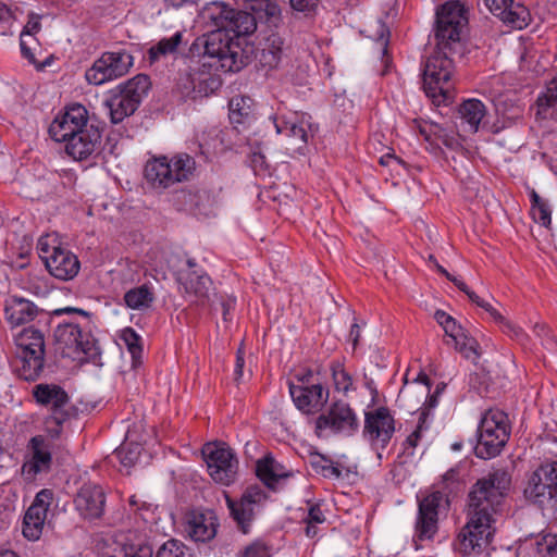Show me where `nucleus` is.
Instances as JSON below:
<instances>
[{
  "instance_id": "obj_1",
  "label": "nucleus",
  "mask_w": 557,
  "mask_h": 557,
  "mask_svg": "<svg viewBox=\"0 0 557 557\" xmlns=\"http://www.w3.org/2000/svg\"><path fill=\"white\" fill-rule=\"evenodd\" d=\"M510 483V474L504 469H497L472 485L468 495V521L456 543L460 554H481L491 543L495 533V517L502 510Z\"/></svg>"
},
{
  "instance_id": "obj_2",
  "label": "nucleus",
  "mask_w": 557,
  "mask_h": 557,
  "mask_svg": "<svg viewBox=\"0 0 557 557\" xmlns=\"http://www.w3.org/2000/svg\"><path fill=\"white\" fill-rule=\"evenodd\" d=\"M203 59L214 60L215 69L238 72L248 64L250 50L243 47V40L225 30L216 29L203 37Z\"/></svg>"
},
{
  "instance_id": "obj_3",
  "label": "nucleus",
  "mask_w": 557,
  "mask_h": 557,
  "mask_svg": "<svg viewBox=\"0 0 557 557\" xmlns=\"http://www.w3.org/2000/svg\"><path fill=\"white\" fill-rule=\"evenodd\" d=\"M63 312L81 314L86 320V325H81L74 321H64L58 324L54 330V338L62 349V354L73 358H77L82 354L88 359L98 356L97 341L87 329L89 313L83 309L72 307L55 311L57 314Z\"/></svg>"
},
{
  "instance_id": "obj_4",
  "label": "nucleus",
  "mask_w": 557,
  "mask_h": 557,
  "mask_svg": "<svg viewBox=\"0 0 557 557\" xmlns=\"http://www.w3.org/2000/svg\"><path fill=\"white\" fill-rule=\"evenodd\" d=\"M195 170L196 162L187 153H177L172 158L159 156L146 162L144 176L152 188L164 190L176 183L188 181Z\"/></svg>"
},
{
  "instance_id": "obj_5",
  "label": "nucleus",
  "mask_w": 557,
  "mask_h": 557,
  "mask_svg": "<svg viewBox=\"0 0 557 557\" xmlns=\"http://www.w3.org/2000/svg\"><path fill=\"white\" fill-rule=\"evenodd\" d=\"M150 85L149 76L138 74L110 90L104 104L109 110L111 122L117 124L132 115L147 95Z\"/></svg>"
},
{
  "instance_id": "obj_6",
  "label": "nucleus",
  "mask_w": 557,
  "mask_h": 557,
  "mask_svg": "<svg viewBox=\"0 0 557 557\" xmlns=\"http://www.w3.org/2000/svg\"><path fill=\"white\" fill-rule=\"evenodd\" d=\"M510 436L508 416L498 409L487 410L478 428L476 457L491 459L500 454Z\"/></svg>"
},
{
  "instance_id": "obj_7",
  "label": "nucleus",
  "mask_w": 557,
  "mask_h": 557,
  "mask_svg": "<svg viewBox=\"0 0 557 557\" xmlns=\"http://www.w3.org/2000/svg\"><path fill=\"white\" fill-rule=\"evenodd\" d=\"M15 344L18 376L25 381H36L45 366L44 333L33 326L25 327L15 335Z\"/></svg>"
},
{
  "instance_id": "obj_8",
  "label": "nucleus",
  "mask_w": 557,
  "mask_h": 557,
  "mask_svg": "<svg viewBox=\"0 0 557 557\" xmlns=\"http://www.w3.org/2000/svg\"><path fill=\"white\" fill-rule=\"evenodd\" d=\"M447 49L437 47V51L428 58L423 71L424 91L437 104L451 98L453 84L450 79L454 64L446 54Z\"/></svg>"
},
{
  "instance_id": "obj_9",
  "label": "nucleus",
  "mask_w": 557,
  "mask_h": 557,
  "mask_svg": "<svg viewBox=\"0 0 557 557\" xmlns=\"http://www.w3.org/2000/svg\"><path fill=\"white\" fill-rule=\"evenodd\" d=\"M360 423L356 411L348 403L333 401L324 413L314 421L318 437L330 434L351 436L359 430Z\"/></svg>"
},
{
  "instance_id": "obj_10",
  "label": "nucleus",
  "mask_w": 557,
  "mask_h": 557,
  "mask_svg": "<svg viewBox=\"0 0 557 557\" xmlns=\"http://www.w3.org/2000/svg\"><path fill=\"white\" fill-rule=\"evenodd\" d=\"M202 456L212 480L222 485H231L238 473V459L224 443H207Z\"/></svg>"
},
{
  "instance_id": "obj_11",
  "label": "nucleus",
  "mask_w": 557,
  "mask_h": 557,
  "mask_svg": "<svg viewBox=\"0 0 557 557\" xmlns=\"http://www.w3.org/2000/svg\"><path fill=\"white\" fill-rule=\"evenodd\" d=\"M133 63V55L125 50L107 51L86 71L85 77L89 84L102 85L127 74Z\"/></svg>"
},
{
  "instance_id": "obj_12",
  "label": "nucleus",
  "mask_w": 557,
  "mask_h": 557,
  "mask_svg": "<svg viewBox=\"0 0 557 557\" xmlns=\"http://www.w3.org/2000/svg\"><path fill=\"white\" fill-rule=\"evenodd\" d=\"M467 22L465 8L459 1L444 3L436 11L435 37L437 47L440 49L449 48L451 44L458 42L461 29Z\"/></svg>"
},
{
  "instance_id": "obj_13",
  "label": "nucleus",
  "mask_w": 557,
  "mask_h": 557,
  "mask_svg": "<svg viewBox=\"0 0 557 557\" xmlns=\"http://www.w3.org/2000/svg\"><path fill=\"white\" fill-rule=\"evenodd\" d=\"M312 373L309 371L298 377V383H289V394L298 410L306 414L319 412L329 399V391L321 383L311 381Z\"/></svg>"
},
{
  "instance_id": "obj_14",
  "label": "nucleus",
  "mask_w": 557,
  "mask_h": 557,
  "mask_svg": "<svg viewBox=\"0 0 557 557\" xmlns=\"http://www.w3.org/2000/svg\"><path fill=\"white\" fill-rule=\"evenodd\" d=\"M60 434V429L54 430L49 436L36 435L28 442L29 459L22 466V472L29 479L37 474L47 473L52 466L53 440Z\"/></svg>"
},
{
  "instance_id": "obj_15",
  "label": "nucleus",
  "mask_w": 557,
  "mask_h": 557,
  "mask_svg": "<svg viewBox=\"0 0 557 557\" xmlns=\"http://www.w3.org/2000/svg\"><path fill=\"white\" fill-rule=\"evenodd\" d=\"M32 394L36 403L50 412L59 428L69 418L70 396L60 385L40 383L33 387Z\"/></svg>"
},
{
  "instance_id": "obj_16",
  "label": "nucleus",
  "mask_w": 557,
  "mask_h": 557,
  "mask_svg": "<svg viewBox=\"0 0 557 557\" xmlns=\"http://www.w3.org/2000/svg\"><path fill=\"white\" fill-rule=\"evenodd\" d=\"M395 432V420L386 407L364 413L363 436L376 448L384 449Z\"/></svg>"
},
{
  "instance_id": "obj_17",
  "label": "nucleus",
  "mask_w": 557,
  "mask_h": 557,
  "mask_svg": "<svg viewBox=\"0 0 557 557\" xmlns=\"http://www.w3.org/2000/svg\"><path fill=\"white\" fill-rule=\"evenodd\" d=\"M444 502L441 492H433L418 504V516L414 525V540H432L438 530V509Z\"/></svg>"
},
{
  "instance_id": "obj_18",
  "label": "nucleus",
  "mask_w": 557,
  "mask_h": 557,
  "mask_svg": "<svg viewBox=\"0 0 557 557\" xmlns=\"http://www.w3.org/2000/svg\"><path fill=\"white\" fill-rule=\"evenodd\" d=\"M87 127L88 112L86 108L82 104H73L52 121L49 126V134L53 140L64 143Z\"/></svg>"
},
{
  "instance_id": "obj_19",
  "label": "nucleus",
  "mask_w": 557,
  "mask_h": 557,
  "mask_svg": "<svg viewBox=\"0 0 557 557\" xmlns=\"http://www.w3.org/2000/svg\"><path fill=\"white\" fill-rule=\"evenodd\" d=\"M53 499L51 490H41L37 493L33 504L28 507L23 519V535L36 541L42 534L47 512Z\"/></svg>"
},
{
  "instance_id": "obj_20",
  "label": "nucleus",
  "mask_w": 557,
  "mask_h": 557,
  "mask_svg": "<svg viewBox=\"0 0 557 557\" xmlns=\"http://www.w3.org/2000/svg\"><path fill=\"white\" fill-rule=\"evenodd\" d=\"M267 495L258 485H251L246 488L239 502H234L227 497V505L231 513L242 531L247 533L250 522L255 517V508L264 502Z\"/></svg>"
},
{
  "instance_id": "obj_21",
  "label": "nucleus",
  "mask_w": 557,
  "mask_h": 557,
  "mask_svg": "<svg viewBox=\"0 0 557 557\" xmlns=\"http://www.w3.org/2000/svg\"><path fill=\"white\" fill-rule=\"evenodd\" d=\"M212 67H215V65L208 60L203 61L199 67L190 69L186 74L188 85H183L185 94H194L195 97H207L218 90L222 81L218 74L212 72Z\"/></svg>"
},
{
  "instance_id": "obj_22",
  "label": "nucleus",
  "mask_w": 557,
  "mask_h": 557,
  "mask_svg": "<svg viewBox=\"0 0 557 557\" xmlns=\"http://www.w3.org/2000/svg\"><path fill=\"white\" fill-rule=\"evenodd\" d=\"M74 505L84 519H98L104 512L106 493L96 483H84L76 493Z\"/></svg>"
},
{
  "instance_id": "obj_23",
  "label": "nucleus",
  "mask_w": 557,
  "mask_h": 557,
  "mask_svg": "<svg viewBox=\"0 0 557 557\" xmlns=\"http://www.w3.org/2000/svg\"><path fill=\"white\" fill-rule=\"evenodd\" d=\"M219 29L225 30L234 38L252 34L257 29V17L247 11L234 10L225 5L216 17Z\"/></svg>"
},
{
  "instance_id": "obj_24",
  "label": "nucleus",
  "mask_w": 557,
  "mask_h": 557,
  "mask_svg": "<svg viewBox=\"0 0 557 557\" xmlns=\"http://www.w3.org/2000/svg\"><path fill=\"white\" fill-rule=\"evenodd\" d=\"M484 3L492 14L516 29H523L531 22L529 9L515 0H484Z\"/></svg>"
},
{
  "instance_id": "obj_25",
  "label": "nucleus",
  "mask_w": 557,
  "mask_h": 557,
  "mask_svg": "<svg viewBox=\"0 0 557 557\" xmlns=\"http://www.w3.org/2000/svg\"><path fill=\"white\" fill-rule=\"evenodd\" d=\"M45 265L52 276L62 281L74 278L81 269L77 257L61 246H54L51 255L45 257Z\"/></svg>"
},
{
  "instance_id": "obj_26",
  "label": "nucleus",
  "mask_w": 557,
  "mask_h": 557,
  "mask_svg": "<svg viewBox=\"0 0 557 557\" xmlns=\"http://www.w3.org/2000/svg\"><path fill=\"white\" fill-rule=\"evenodd\" d=\"M101 135L92 125L78 132L65 143V151L74 160H86L100 145Z\"/></svg>"
},
{
  "instance_id": "obj_27",
  "label": "nucleus",
  "mask_w": 557,
  "mask_h": 557,
  "mask_svg": "<svg viewBox=\"0 0 557 557\" xmlns=\"http://www.w3.org/2000/svg\"><path fill=\"white\" fill-rule=\"evenodd\" d=\"M180 282L191 304L205 306L209 301L212 281L206 273H198L195 270L182 272Z\"/></svg>"
},
{
  "instance_id": "obj_28",
  "label": "nucleus",
  "mask_w": 557,
  "mask_h": 557,
  "mask_svg": "<svg viewBox=\"0 0 557 557\" xmlns=\"http://www.w3.org/2000/svg\"><path fill=\"white\" fill-rule=\"evenodd\" d=\"M273 123L277 134L284 135L294 143L306 145L308 143V129H311L310 116L302 114L298 116L274 115Z\"/></svg>"
},
{
  "instance_id": "obj_29",
  "label": "nucleus",
  "mask_w": 557,
  "mask_h": 557,
  "mask_svg": "<svg viewBox=\"0 0 557 557\" xmlns=\"http://www.w3.org/2000/svg\"><path fill=\"white\" fill-rule=\"evenodd\" d=\"M4 311L7 321L12 327L33 321L39 313L34 302L17 296L7 299Z\"/></svg>"
},
{
  "instance_id": "obj_30",
  "label": "nucleus",
  "mask_w": 557,
  "mask_h": 557,
  "mask_svg": "<svg viewBox=\"0 0 557 557\" xmlns=\"http://www.w3.org/2000/svg\"><path fill=\"white\" fill-rule=\"evenodd\" d=\"M486 113L485 104L474 98L463 100L458 107V115L461 120V125L470 133H476L479 131Z\"/></svg>"
},
{
  "instance_id": "obj_31",
  "label": "nucleus",
  "mask_w": 557,
  "mask_h": 557,
  "mask_svg": "<svg viewBox=\"0 0 557 557\" xmlns=\"http://www.w3.org/2000/svg\"><path fill=\"white\" fill-rule=\"evenodd\" d=\"M188 533L194 541L207 542L215 536L216 522L212 512H194L188 520Z\"/></svg>"
},
{
  "instance_id": "obj_32",
  "label": "nucleus",
  "mask_w": 557,
  "mask_h": 557,
  "mask_svg": "<svg viewBox=\"0 0 557 557\" xmlns=\"http://www.w3.org/2000/svg\"><path fill=\"white\" fill-rule=\"evenodd\" d=\"M283 39L277 34H271L260 44L257 58L262 67L272 70L281 62L283 54Z\"/></svg>"
},
{
  "instance_id": "obj_33",
  "label": "nucleus",
  "mask_w": 557,
  "mask_h": 557,
  "mask_svg": "<svg viewBox=\"0 0 557 557\" xmlns=\"http://www.w3.org/2000/svg\"><path fill=\"white\" fill-rule=\"evenodd\" d=\"M536 108V116L539 119H557V77L552 79L546 90L539 96Z\"/></svg>"
},
{
  "instance_id": "obj_34",
  "label": "nucleus",
  "mask_w": 557,
  "mask_h": 557,
  "mask_svg": "<svg viewBox=\"0 0 557 557\" xmlns=\"http://www.w3.org/2000/svg\"><path fill=\"white\" fill-rule=\"evenodd\" d=\"M465 294L472 302L487 311L494 321L499 324L504 333L512 337H520L523 335V331L519 326L515 325L512 322L503 317L491 304L480 298L473 290L469 288L468 293Z\"/></svg>"
},
{
  "instance_id": "obj_35",
  "label": "nucleus",
  "mask_w": 557,
  "mask_h": 557,
  "mask_svg": "<svg viewBox=\"0 0 557 557\" xmlns=\"http://www.w3.org/2000/svg\"><path fill=\"white\" fill-rule=\"evenodd\" d=\"M257 475L269 487L283 478L289 476V473L283 471V467L272 457H265L257 462Z\"/></svg>"
},
{
  "instance_id": "obj_36",
  "label": "nucleus",
  "mask_w": 557,
  "mask_h": 557,
  "mask_svg": "<svg viewBox=\"0 0 557 557\" xmlns=\"http://www.w3.org/2000/svg\"><path fill=\"white\" fill-rule=\"evenodd\" d=\"M496 112L498 121L492 126L493 133H498L506 127L517 124L523 117V108L513 103L498 102L496 103Z\"/></svg>"
},
{
  "instance_id": "obj_37",
  "label": "nucleus",
  "mask_w": 557,
  "mask_h": 557,
  "mask_svg": "<svg viewBox=\"0 0 557 557\" xmlns=\"http://www.w3.org/2000/svg\"><path fill=\"white\" fill-rule=\"evenodd\" d=\"M524 495L528 499L540 504L544 503L545 499H552L557 496L556 492H553L552 487L544 483L536 471L531 475L524 488Z\"/></svg>"
},
{
  "instance_id": "obj_38",
  "label": "nucleus",
  "mask_w": 557,
  "mask_h": 557,
  "mask_svg": "<svg viewBox=\"0 0 557 557\" xmlns=\"http://www.w3.org/2000/svg\"><path fill=\"white\" fill-rule=\"evenodd\" d=\"M182 40L183 34L181 32H176L169 38H162L157 45L149 49L148 55L150 62H156L163 57L173 55L176 53L178 46L182 44Z\"/></svg>"
},
{
  "instance_id": "obj_39",
  "label": "nucleus",
  "mask_w": 557,
  "mask_h": 557,
  "mask_svg": "<svg viewBox=\"0 0 557 557\" xmlns=\"http://www.w3.org/2000/svg\"><path fill=\"white\" fill-rule=\"evenodd\" d=\"M333 385L336 392L348 395L356 391L351 374L345 369L339 361H333L330 366Z\"/></svg>"
},
{
  "instance_id": "obj_40",
  "label": "nucleus",
  "mask_w": 557,
  "mask_h": 557,
  "mask_svg": "<svg viewBox=\"0 0 557 557\" xmlns=\"http://www.w3.org/2000/svg\"><path fill=\"white\" fill-rule=\"evenodd\" d=\"M127 307L134 310H141L150 307L153 301V293L147 285L129 289L124 295Z\"/></svg>"
},
{
  "instance_id": "obj_41",
  "label": "nucleus",
  "mask_w": 557,
  "mask_h": 557,
  "mask_svg": "<svg viewBox=\"0 0 557 557\" xmlns=\"http://www.w3.org/2000/svg\"><path fill=\"white\" fill-rule=\"evenodd\" d=\"M230 119L233 123H243L252 115V99L246 96H237L230 101Z\"/></svg>"
},
{
  "instance_id": "obj_42",
  "label": "nucleus",
  "mask_w": 557,
  "mask_h": 557,
  "mask_svg": "<svg viewBox=\"0 0 557 557\" xmlns=\"http://www.w3.org/2000/svg\"><path fill=\"white\" fill-rule=\"evenodd\" d=\"M531 214L533 220L541 225L548 227L552 223V210L547 200L543 199L535 190L530 194Z\"/></svg>"
},
{
  "instance_id": "obj_43",
  "label": "nucleus",
  "mask_w": 557,
  "mask_h": 557,
  "mask_svg": "<svg viewBox=\"0 0 557 557\" xmlns=\"http://www.w3.org/2000/svg\"><path fill=\"white\" fill-rule=\"evenodd\" d=\"M311 466L317 473H320L327 479H339L342 478V469L333 460L315 454L311 457Z\"/></svg>"
},
{
  "instance_id": "obj_44",
  "label": "nucleus",
  "mask_w": 557,
  "mask_h": 557,
  "mask_svg": "<svg viewBox=\"0 0 557 557\" xmlns=\"http://www.w3.org/2000/svg\"><path fill=\"white\" fill-rule=\"evenodd\" d=\"M455 348L467 359L476 360L479 358L478 343L473 337L468 336L465 331L453 339Z\"/></svg>"
},
{
  "instance_id": "obj_45",
  "label": "nucleus",
  "mask_w": 557,
  "mask_h": 557,
  "mask_svg": "<svg viewBox=\"0 0 557 557\" xmlns=\"http://www.w3.org/2000/svg\"><path fill=\"white\" fill-rule=\"evenodd\" d=\"M122 341L125 343L128 351L132 355L133 362L139 361L143 352L140 345V336L131 327L123 330L121 335Z\"/></svg>"
},
{
  "instance_id": "obj_46",
  "label": "nucleus",
  "mask_w": 557,
  "mask_h": 557,
  "mask_svg": "<svg viewBox=\"0 0 557 557\" xmlns=\"http://www.w3.org/2000/svg\"><path fill=\"white\" fill-rule=\"evenodd\" d=\"M238 557H271V546L262 540H256L247 545Z\"/></svg>"
},
{
  "instance_id": "obj_47",
  "label": "nucleus",
  "mask_w": 557,
  "mask_h": 557,
  "mask_svg": "<svg viewBox=\"0 0 557 557\" xmlns=\"http://www.w3.org/2000/svg\"><path fill=\"white\" fill-rule=\"evenodd\" d=\"M140 454V447L135 445L132 447L128 444H123L115 450V455L121 463L125 467H132L138 460Z\"/></svg>"
},
{
  "instance_id": "obj_48",
  "label": "nucleus",
  "mask_w": 557,
  "mask_h": 557,
  "mask_svg": "<svg viewBox=\"0 0 557 557\" xmlns=\"http://www.w3.org/2000/svg\"><path fill=\"white\" fill-rule=\"evenodd\" d=\"M156 557H186V547L177 540H169L158 549Z\"/></svg>"
},
{
  "instance_id": "obj_49",
  "label": "nucleus",
  "mask_w": 557,
  "mask_h": 557,
  "mask_svg": "<svg viewBox=\"0 0 557 557\" xmlns=\"http://www.w3.org/2000/svg\"><path fill=\"white\" fill-rule=\"evenodd\" d=\"M289 4L293 11L304 17H312L318 12L320 0H289Z\"/></svg>"
},
{
  "instance_id": "obj_50",
  "label": "nucleus",
  "mask_w": 557,
  "mask_h": 557,
  "mask_svg": "<svg viewBox=\"0 0 557 557\" xmlns=\"http://www.w3.org/2000/svg\"><path fill=\"white\" fill-rule=\"evenodd\" d=\"M536 472L544 483L557 494V461L542 465Z\"/></svg>"
},
{
  "instance_id": "obj_51",
  "label": "nucleus",
  "mask_w": 557,
  "mask_h": 557,
  "mask_svg": "<svg viewBox=\"0 0 557 557\" xmlns=\"http://www.w3.org/2000/svg\"><path fill=\"white\" fill-rule=\"evenodd\" d=\"M251 9L256 12H264L265 16L271 20L280 15V5L274 0H253Z\"/></svg>"
},
{
  "instance_id": "obj_52",
  "label": "nucleus",
  "mask_w": 557,
  "mask_h": 557,
  "mask_svg": "<svg viewBox=\"0 0 557 557\" xmlns=\"http://www.w3.org/2000/svg\"><path fill=\"white\" fill-rule=\"evenodd\" d=\"M426 419H428V413L425 411L421 412L416 430L406 438L405 444L407 446H409L411 448L417 447V445L421 438L423 430L428 429Z\"/></svg>"
},
{
  "instance_id": "obj_53",
  "label": "nucleus",
  "mask_w": 557,
  "mask_h": 557,
  "mask_svg": "<svg viewBox=\"0 0 557 557\" xmlns=\"http://www.w3.org/2000/svg\"><path fill=\"white\" fill-rule=\"evenodd\" d=\"M537 550L541 554H546L549 557H557V535H545L537 542Z\"/></svg>"
},
{
  "instance_id": "obj_54",
  "label": "nucleus",
  "mask_w": 557,
  "mask_h": 557,
  "mask_svg": "<svg viewBox=\"0 0 557 557\" xmlns=\"http://www.w3.org/2000/svg\"><path fill=\"white\" fill-rule=\"evenodd\" d=\"M20 46L23 57L27 59L29 63L37 64L35 58L36 47H30V45H28L27 34H21Z\"/></svg>"
},
{
  "instance_id": "obj_55",
  "label": "nucleus",
  "mask_w": 557,
  "mask_h": 557,
  "mask_svg": "<svg viewBox=\"0 0 557 557\" xmlns=\"http://www.w3.org/2000/svg\"><path fill=\"white\" fill-rule=\"evenodd\" d=\"M306 521H307V523H314V524L322 523L325 521L324 513L321 510L320 506L313 505L310 507Z\"/></svg>"
},
{
  "instance_id": "obj_56",
  "label": "nucleus",
  "mask_w": 557,
  "mask_h": 557,
  "mask_svg": "<svg viewBox=\"0 0 557 557\" xmlns=\"http://www.w3.org/2000/svg\"><path fill=\"white\" fill-rule=\"evenodd\" d=\"M220 305L222 309L223 319L227 321L230 319L228 317L231 312L235 309L236 298L233 296H227L221 299Z\"/></svg>"
},
{
  "instance_id": "obj_57",
  "label": "nucleus",
  "mask_w": 557,
  "mask_h": 557,
  "mask_svg": "<svg viewBox=\"0 0 557 557\" xmlns=\"http://www.w3.org/2000/svg\"><path fill=\"white\" fill-rule=\"evenodd\" d=\"M40 27L41 25L38 17L30 18L21 34H27V39L29 38L32 41H35L34 35L40 30Z\"/></svg>"
},
{
  "instance_id": "obj_58",
  "label": "nucleus",
  "mask_w": 557,
  "mask_h": 557,
  "mask_svg": "<svg viewBox=\"0 0 557 557\" xmlns=\"http://www.w3.org/2000/svg\"><path fill=\"white\" fill-rule=\"evenodd\" d=\"M436 269L440 273L445 275L450 282H453L458 289H460L463 293H468L469 287L462 280L449 274L447 270L444 269L441 264H436Z\"/></svg>"
},
{
  "instance_id": "obj_59",
  "label": "nucleus",
  "mask_w": 557,
  "mask_h": 557,
  "mask_svg": "<svg viewBox=\"0 0 557 557\" xmlns=\"http://www.w3.org/2000/svg\"><path fill=\"white\" fill-rule=\"evenodd\" d=\"M55 245H50L49 237H40L37 244L39 257L45 261V257L51 255Z\"/></svg>"
},
{
  "instance_id": "obj_60",
  "label": "nucleus",
  "mask_w": 557,
  "mask_h": 557,
  "mask_svg": "<svg viewBox=\"0 0 557 557\" xmlns=\"http://www.w3.org/2000/svg\"><path fill=\"white\" fill-rule=\"evenodd\" d=\"M446 335H448L451 341L458 335H462L463 329L457 324L456 320L453 318L445 326H443Z\"/></svg>"
},
{
  "instance_id": "obj_61",
  "label": "nucleus",
  "mask_w": 557,
  "mask_h": 557,
  "mask_svg": "<svg viewBox=\"0 0 557 557\" xmlns=\"http://www.w3.org/2000/svg\"><path fill=\"white\" fill-rule=\"evenodd\" d=\"M152 550L149 546H140L137 552L134 550V547H131L128 552L125 553V557H151Z\"/></svg>"
},
{
  "instance_id": "obj_62",
  "label": "nucleus",
  "mask_w": 557,
  "mask_h": 557,
  "mask_svg": "<svg viewBox=\"0 0 557 557\" xmlns=\"http://www.w3.org/2000/svg\"><path fill=\"white\" fill-rule=\"evenodd\" d=\"M244 364H245L244 351L242 348H238L237 356H236L235 369H234L236 380H239L243 376Z\"/></svg>"
},
{
  "instance_id": "obj_63",
  "label": "nucleus",
  "mask_w": 557,
  "mask_h": 557,
  "mask_svg": "<svg viewBox=\"0 0 557 557\" xmlns=\"http://www.w3.org/2000/svg\"><path fill=\"white\" fill-rule=\"evenodd\" d=\"M137 513L141 517L143 520L149 521L150 519H152V505L146 502L140 503Z\"/></svg>"
},
{
  "instance_id": "obj_64",
  "label": "nucleus",
  "mask_w": 557,
  "mask_h": 557,
  "mask_svg": "<svg viewBox=\"0 0 557 557\" xmlns=\"http://www.w3.org/2000/svg\"><path fill=\"white\" fill-rule=\"evenodd\" d=\"M360 338V325L357 322H354L351 324L350 331H349V339L352 343L354 348H356L358 342Z\"/></svg>"
}]
</instances>
